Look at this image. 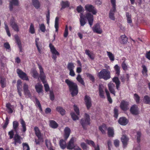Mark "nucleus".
Segmentation results:
<instances>
[{"label":"nucleus","instance_id":"nucleus-1","mask_svg":"<svg viewBox=\"0 0 150 150\" xmlns=\"http://www.w3.org/2000/svg\"><path fill=\"white\" fill-rule=\"evenodd\" d=\"M84 8L86 11L88 12L85 15L83 13L80 14V25L81 26H83L86 23L85 19H86L90 27H91L94 21L93 15H96L97 12V11L95 7L91 4H87L85 6Z\"/></svg>","mask_w":150,"mask_h":150},{"label":"nucleus","instance_id":"nucleus-2","mask_svg":"<svg viewBox=\"0 0 150 150\" xmlns=\"http://www.w3.org/2000/svg\"><path fill=\"white\" fill-rule=\"evenodd\" d=\"M65 82L69 87L72 97L77 95L79 92V88L77 84L69 79H66Z\"/></svg>","mask_w":150,"mask_h":150},{"label":"nucleus","instance_id":"nucleus-3","mask_svg":"<svg viewBox=\"0 0 150 150\" xmlns=\"http://www.w3.org/2000/svg\"><path fill=\"white\" fill-rule=\"evenodd\" d=\"M97 76L100 79H103L105 80L111 77L110 72L107 69H102L98 73Z\"/></svg>","mask_w":150,"mask_h":150},{"label":"nucleus","instance_id":"nucleus-4","mask_svg":"<svg viewBox=\"0 0 150 150\" xmlns=\"http://www.w3.org/2000/svg\"><path fill=\"white\" fill-rule=\"evenodd\" d=\"M80 123L83 129L86 130L87 126L90 124V119L89 115L86 113H85L84 117L81 119Z\"/></svg>","mask_w":150,"mask_h":150},{"label":"nucleus","instance_id":"nucleus-5","mask_svg":"<svg viewBox=\"0 0 150 150\" xmlns=\"http://www.w3.org/2000/svg\"><path fill=\"white\" fill-rule=\"evenodd\" d=\"M110 1L112 8L110 10L109 17L110 19L115 20L114 14L116 11V0H110Z\"/></svg>","mask_w":150,"mask_h":150},{"label":"nucleus","instance_id":"nucleus-6","mask_svg":"<svg viewBox=\"0 0 150 150\" xmlns=\"http://www.w3.org/2000/svg\"><path fill=\"white\" fill-rule=\"evenodd\" d=\"M49 47L50 49V51L52 54V58L55 62H56L57 58V56L59 55V53L57 50L54 46L51 43H50Z\"/></svg>","mask_w":150,"mask_h":150},{"label":"nucleus","instance_id":"nucleus-7","mask_svg":"<svg viewBox=\"0 0 150 150\" xmlns=\"http://www.w3.org/2000/svg\"><path fill=\"white\" fill-rule=\"evenodd\" d=\"M22 138L21 136L17 133L15 134L14 138L13 139V141L12 143L13 144L16 146L17 144H20L21 143V140Z\"/></svg>","mask_w":150,"mask_h":150},{"label":"nucleus","instance_id":"nucleus-8","mask_svg":"<svg viewBox=\"0 0 150 150\" xmlns=\"http://www.w3.org/2000/svg\"><path fill=\"white\" fill-rule=\"evenodd\" d=\"M16 72L19 77L22 80L29 81V79L26 74L21 70L17 69Z\"/></svg>","mask_w":150,"mask_h":150},{"label":"nucleus","instance_id":"nucleus-9","mask_svg":"<svg viewBox=\"0 0 150 150\" xmlns=\"http://www.w3.org/2000/svg\"><path fill=\"white\" fill-rule=\"evenodd\" d=\"M38 68L40 70L39 77L42 83L45 84L46 82L45 78L46 77L45 73L43 71V69L42 66L39 64H38Z\"/></svg>","mask_w":150,"mask_h":150},{"label":"nucleus","instance_id":"nucleus-10","mask_svg":"<svg viewBox=\"0 0 150 150\" xmlns=\"http://www.w3.org/2000/svg\"><path fill=\"white\" fill-rule=\"evenodd\" d=\"M84 101L87 110H89L92 105L91 98L89 96L86 95L84 97Z\"/></svg>","mask_w":150,"mask_h":150},{"label":"nucleus","instance_id":"nucleus-11","mask_svg":"<svg viewBox=\"0 0 150 150\" xmlns=\"http://www.w3.org/2000/svg\"><path fill=\"white\" fill-rule=\"evenodd\" d=\"M93 32L98 34H100L102 32V29L100 28L99 23H97L95 24L92 28Z\"/></svg>","mask_w":150,"mask_h":150},{"label":"nucleus","instance_id":"nucleus-12","mask_svg":"<svg viewBox=\"0 0 150 150\" xmlns=\"http://www.w3.org/2000/svg\"><path fill=\"white\" fill-rule=\"evenodd\" d=\"M23 90L24 95L26 96H28L30 97L31 96V94L30 91L28 89V85L25 83L23 86Z\"/></svg>","mask_w":150,"mask_h":150},{"label":"nucleus","instance_id":"nucleus-13","mask_svg":"<svg viewBox=\"0 0 150 150\" xmlns=\"http://www.w3.org/2000/svg\"><path fill=\"white\" fill-rule=\"evenodd\" d=\"M14 38L16 42L18 45V47L19 49L20 52H22V45L19 37L17 35H14Z\"/></svg>","mask_w":150,"mask_h":150},{"label":"nucleus","instance_id":"nucleus-14","mask_svg":"<svg viewBox=\"0 0 150 150\" xmlns=\"http://www.w3.org/2000/svg\"><path fill=\"white\" fill-rule=\"evenodd\" d=\"M74 139L75 138L73 137L70 140L67 146V148L68 149L72 150L75 148L74 144Z\"/></svg>","mask_w":150,"mask_h":150},{"label":"nucleus","instance_id":"nucleus-15","mask_svg":"<svg viewBox=\"0 0 150 150\" xmlns=\"http://www.w3.org/2000/svg\"><path fill=\"white\" fill-rule=\"evenodd\" d=\"M131 112L133 115H137L139 114L138 108L136 105H133L130 109Z\"/></svg>","mask_w":150,"mask_h":150},{"label":"nucleus","instance_id":"nucleus-16","mask_svg":"<svg viewBox=\"0 0 150 150\" xmlns=\"http://www.w3.org/2000/svg\"><path fill=\"white\" fill-rule=\"evenodd\" d=\"M71 132L70 129L68 127H66L64 129V138L66 140L69 136Z\"/></svg>","mask_w":150,"mask_h":150},{"label":"nucleus","instance_id":"nucleus-17","mask_svg":"<svg viewBox=\"0 0 150 150\" xmlns=\"http://www.w3.org/2000/svg\"><path fill=\"white\" fill-rule=\"evenodd\" d=\"M60 5L61 6L60 10H62L66 8L69 7L70 6V3L68 1H62L60 2Z\"/></svg>","mask_w":150,"mask_h":150},{"label":"nucleus","instance_id":"nucleus-18","mask_svg":"<svg viewBox=\"0 0 150 150\" xmlns=\"http://www.w3.org/2000/svg\"><path fill=\"white\" fill-rule=\"evenodd\" d=\"M18 0H11L10 1L9 3V8L10 11L13 10V5L18 6Z\"/></svg>","mask_w":150,"mask_h":150},{"label":"nucleus","instance_id":"nucleus-19","mask_svg":"<svg viewBox=\"0 0 150 150\" xmlns=\"http://www.w3.org/2000/svg\"><path fill=\"white\" fill-rule=\"evenodd\" d=\"M122 147H126L129 141V138L126 135H122Z\"/></svg>","mask_w":150,"mask_h":150},{"label":"nucleus","instance_id":"nucleus-20","mask_svg":"<svg viewBox=\"0 0 150 150\" xmlns=\"http://www.w3.org/2000/svg\"><path fill=\"white\" fill-rule=\"evenodd\" d=\"M11 25L15 31L17 32L19 31V29L17 23L13 21L11 22Z\"/></svg>","mask_w":150,"mask_h":150},{"label":"nucleus","instance_id":"nucleus-21","mask_svg":"<svg viewBox=\"0 0 150 150\" xmlns=\"http://www.w3.org/2000/svg\"><path fill=\"white\" fill-rule=\"evenodd\" d=\"M109 89L111 93L115 95V90L114 88L115 87V85L112 82H110L108 84Z\"/></svg>","mask_w":150,"mask_h":150},{"label":"nucleus","instance_id":"nucleus-22","mask_svg":"<svg viewBox=\"0 0 150 150\" xmlns=\"http://www.w3.org/2000/svg\"><path fill=\"white\" fill-rule=\"evenodd\" d=\"M50 126L53 129L57 128L58 126V124L54 120H50L49 121Z\"/></svg>","mask_w":150,"mask_h":150},{"label":"nucleus","instance_id":"nucleus-23","mask_svg":"<svg viewBox=\"0 0 150 150\" xmlns=\"http://www.w3.org/2000/svg\"><path fill=\"white\" fill-rule=\"evenodd\" d=\"M35 134L38 138L40 139L41 137H42L40 130L38 127H35L34 128Z\"/></svg>","mask_w":150,"mask_h":150},{"label":"nucleus","instance_id":"nucleus-24","mask_svg":"<svg viewBox=\"0 0 150 150\" xmlns=\"http://www.w3.org/2000/svg\"><path fill=\"white\" fill-rule=\"evenodd\" d=\"M85 142L88 144H91L92 146L94 147L95 148V150H100L99 146L97 144V146L96 147L95 143L93 141L87 139Z\"/></svg>","mask_w":150,"mask_h":150},{"label":"nucleus","instance_id":"nucleus-25","mask_svg":"<svg viewBox=\"0 0 150 150\" xmlns=\"http://www.w3.org/2000/svg\"><path fill=\"white\" fill-rule=\"evenodd\" d=\"M43 86L42 84L39 83H37L35 86V88L36 91L39 93L42 91Z\"/></svg>","mask_w":150,"mask_h":150},{"label":"nucleus","instance_id":"nucleus-26","mask_svg":"<svg viewBox=\"0 0 150 150\" xmlns=\"http://www.w3.org/2000/svg\"><path fill=\"white\" fill-rule=\"evenodd\" d=\"M113 81L114 82L116 85V88L118 90L119 89L120 82L119 78L117 77H115L112 79Z\"/></svg>","mask_w":150,"mask_h":150},{"label":"nucleus","instance_id":"nucleus-27","mask_svg":"<svg viewBox=\"0 0 150 150\" xmlns=\"http://www.w3.org/2000/svg\"><path fill=\"white\" fill-rule=\"evenodd\" d=\"M66 141L65 139H60L59 141V146L61 148L63 149H65L67 146Z\"/></svg>","mask_w":150,"mask_h":150},{"label":"nucleus","instance_id":"nucleus-28","mask_svg":"<svg viewBox=\"0 0 150 150\" xmlns=\"http://www.w3.org/2000/svg\"><path fill=\"white\" fill-rule=\"evenodd\" d=\"M108 134L109 137H112L114 135L113 128L112 127H109L108 128Z\"/></svg>","mask_w":150,"mask_h":150},{"label":"nucleus","instance_id":"nucleus-29","mask_svg":"<svg viewBox=\"0 0 150 150\" xmlns=\"http://www.w3.org/2000/svg\"><path fill=\"white\" fill-rule=\"evenodd\" d=\"M57 111L59 112L62 115H64L65 114L66 111L65 110L61 107L58 106L56 108Z\"/></svg>","mask_w":150,"mask_h":150},{"label":"nucleus","instance_id":"nucleus-30","mask_svg":"<svg viewBox=\"0 0 150 150\" xmlns=\"http://www.w3.org/2000/svg\"><path fill=\"white\" fill-rule=\"evenodd\" d=\"M32 3L33 5L36 9H38L40 7V2L38 0H32Z\"/></svg>","mask_w":150,"mask_h":150},{"label":"nucleus","instance_id":"nucleus-31","mask_svg":"<svg viewBox=\"0 0 150 150\" xmlns=\"http://www.w3.org/2000/svg\"><path fill=\"white\" fill-rule=\"evenodd\" d=\"M129 109V103L127 101H122V110H126Z\"/></svg>","mask_w":150,"mask_h":150},{"label":"nucleus","instance_id":"nucleus-32","mask_svg":"<svg viewBox=\"0 0 150 150\" xmlns=\"http://www.w3.org/2000/svg\"><path fill=\"white\" fill-rule=\"evenodd\" d=\"M85 52L86 54L88 55L89 58L92 60H93L94 59V55L93 53L91 52L88 50H86Z\"/></svg>","mask_w":150,"mask_h":150},{"label":"nucleus","instance_id":"nucleus-33","mask_svg":"<svg viewBox=\"0 0 150 150\" xmlns=\"http://www.w3.org/2000/svg\"><path fill=\"white\" fill-rule=\"evenodd\" d=\"M13 128L14 131L16 133H18V128L19 126V123L17 121L13 122Z\"/></svg>","mask_w":150,"mask_h":150},{"label":"nucleus","instance_id":"nucleus-34","mask_svg":"<svg viewBox=\"0 0 150 150\" xmlns=\"http://www.w3.org/2000/svg\"><path fill=\"white\" fill-rule=\"evenodd\" d=\"M20 123L22 125V127L23 128V132H25L26 130V127L25 123L24 120L21 118L20 119Z\"/></svg>","mask_w":150,"mask_h":150},{"label":"nucleus","instance_id":"nucleus-35","mask_svg":"<svg viewBox=\"0 0 150 150\" xmlns=\"http://www.w3.org/2000/svg\"><path fill=\"white\" fill-rule=\"evenodd\" d=\"M107 128L106 125L103 124L99 127V130L103 134H105V132L104 129H105Z\"/></svg>","mask_w":150,"mask_h":150},{"label":"nucleus","instance_id":"nucleus-36","mask_svg":"<svg viewBox=\"0 0 150 150\" xmlns=\"http://www.w3.org/2000/svg\"><path fill=\"white\" fill-rule=\"evenodd\" d=\"M99 91L100 96L102 98H105V97L104 95V92L103 90V88L100 86L99 87Z\"/></svg>","mask_w":150,"mask_h":150},{"label":"nucleus","instance_id":"nucleus-37","mask_svg":"<svg viewBox=\"0 0 150 150\" xmlns=\"http://www.w3.org/2000/svg\"><path fill=\"white\" fill-rule=\"evenodd\" d=\"M59 18L58 17H57L55 18V21L54 27L56 29V31L57 32L58 31L59 28Z\"/></svg>","mask_w":150,"mask_h":150},{"label":"nucleus","instance_id":"nucleus-38","mask_svg":"<svg viewBox=\"0 0 150 150\" xmlns=\"http://www.w3.org/2000/svg\"><path fill=\"white\" fill-rule=\"evenodd\" d=\"M76 79L77 81L82 85L83 86L85 85V83L81 76L79 74L76 77Z\"/></svg>","mask_w":150,"mask_h":150},{"label":"nucleus","instance_id":"nucleus-39","mask_svg":"<svg viewBox=\"0 0 150 150\" xmlns=\"http://www.w3.org/2000/svg\"><path fill=\"white\" fill-rule=\"evenodd\" d=\"M22 83L21 80H18L17 81V87L18 91L22 90Z\"/></svg>","mask_w":150,"mask_h":150},{"label":"nucleus","instance_id":"nucleus-40","mask_svg":"<svg viewBox=\"0 0 150 150\" xmlns=\"http://www.w3.org/2000/svg\"><path fill=\"white\" fill-rule=\"evenodd\" d=\"M114 117L115 118L117 119L118 115V110L117 107L114 108Z\"/></svg>","mask_w":150,"mask_h":150},{"label":"nucleus","instance_id":"nucleus-41","mask_svg":"<svg viewBox=\"0 0 150 150\" xmlns=\"http://www.w3.org/2000/svg\"><path fill=\"white\" fill-rule=\"evenodd\" d=\"M142 67L143 68L142 72L143 75L144 76H147V68L146 66L144 65H142Z\"/></svg>","mask_w":150,"mask_h":150},{"label":"nucleus","instance_id":"nucleus-42","mask_svg":"<svg viewBox=\"0 0 150 150\" xmlns=\"http://www.w3.org/2000/svg\"><path fill=\"white\" fill-rule=\"evenodd\" d=\"M74 67L73 63L69 62L67 64V68L69 70L74 69Z\"/></svg>","mask_w":150,"mask_h":150},{"label":"nucleus","instance_id":"nucleus-43","mask_svg":"<svg viewBox=\"0 0 150 150\" xmlns=\"http://www.w3.org/2000/svg\"><path fill=\"white\" fill-rule=\"evenodd\" d=\"M108 55L109 57L110 60L111 61H113L114 60V55L110 52H107Z\"/></svg>","mask_w":150,"mask_h":150},{"label":"nucleus","instance_id":"nucleus-44","mask_svg":"<svg viewBox=\"0 0 150 150\" xmlns=\"http://www.w3.org/2000/svg\"><path fill=\"white\" fill-rule=\"evenodd\" d=\"M29 32L31 34H34L35 33V30L34 25L32 23H31L30 25Z\"/></svg>","mask_w":150,"mask_h":150},{"label":"nucleus","instance_id":"nucleus-45","mask_svg":"<svg viewBox=\"0 0 150 150\" xmlns=\"http://www.w3.org/2000/svg\"><path fill=\"white\" fill-rule=\"evenodd\" d=\"M71 117L74 120H76L79 119V117L73 112H71L70 113Z\"/></svg>","mask_w":150,"mask_h":150},{"label":"nucleus","instance_id":"nucleus-46","mask_svg":"<svg viewBox=\"0 0 150 150\" xmlns=\"http://www.w3.org/2000/svg\"><path fill=\"white\" fill-rule=\"evenodd\" d=\"M134 98L137 103H139L140 97L136 93L134 94Z\"/></svg>","mask_w":150,"mask_h":150},{"label":"nucleus","instance_id":"nucleus-47","mask_svg":"<svg viewBox=\"0 0 150 150\" xmlns=\"http://www.w3.org/2000/svg\"><path fill=\"white\" fill-rule=\"evenodd\" d=\"M144 101L145 103L147 104L150 103V98L148 96H145L144 97Z\"/></svg>","mask_w":150,"mask_h":150},{"label":"nucleus","instance_id":"nucleus-48","mask_svg":"<svg viewBox=\"0 0 150 150\" xmlns=\"http://www.w3.org/2000/svg\"><path fill=\"white\" fill-rule=\"evenodd\" d=\"M76 10L79 13H82L81 12H83L84 11L83 8L81 6V5H79L76 8Z\"/></svg>","mask_w":150,"mask_h":150},{"label":"nucleus","instance_id":"nucleus-49","mask_svg":"<svg viewBox=\"0 0 150 150\" xmlns=\"http://www.w3.org/2000/svg\"><path fill=\"white\" fill-rule=\"evenodd\" d=\"M114 69L116 71V74L117 76H119L120 73V68L117 65H116L114 67Z\"/></svg>","mask_w":150,"mask_h":150},{"label":"nucleus","instance_id":"nucleus-50","mask_svg":"<svg viewBox=\"0 0 150 150\" xmlns=\"http://www.w3.org/2000/svg\"><path fill=\"white\" fill-rule=\"evenodd\" d=\"M23 150H30V148L28 144L26 143L22 144Z\"/></svg>","mask_w":150,"mask_h":150},{"label":"nucleus","instance_id":"nucleus-51","mask_svg":"<svg viewBox=\"0 0 150 150\" xmlns=\"http://www.w3.org/2000/svg\"><path fill=\"white\" fill-rule=\"evenodd\" d=\"M35 104L37 105L38 107H39L40 110L41 111H42V109L41 107V105L39 101L37 98H35Z\"/></svg>","mask_w":150,"mask_h":150},{"label":"nucleus","instance_id":"nucleus-52","mask_svg":"<svg viewBox=\"0 0 150 150\" xmlns=\"http://www.w3.org/2000/svg\"><path fill=\"white\" fill-rule=\"evenodd\" d=\"M39 28L42 32H45V26L43 23L41 24L40 25H39Z\"/></svg>","mask_w":150,"mask_h":150},{"label":"nucleus","instance_id":"nucleus-53","mask_svg":"<svg viewBox=\"0 0 150 150\" xmlns=\"http://www.w3.org/2000/svg\"><path fill=\"white\" fill-rule=\"evenodd\" d=\"M86 75L89 78L90 80H91L93 83L94 82L95 79L93 76L89 73H87Z\"/></svg>","mask_w":150,"mask_h":150},{"label":"nucleus","instance_id":"nucleus-54","mask_svg":"<svg viewBox=\"0 0 150 150\" xmlns=\"http://www.w3.org/2000/svg\"><path fill=\"white\" fill-rule=\"evenodd\" d=\"M81 146L83 150H88L89 148L84 142H82L81 144Z\"/></svg>","mask_w":150,"mask_h":150},{"label":"nucleus","instance_id":"nucleus-55","mask_svg":"<svg viewBox=\"0 0 150 150\" xmlns=\"http://www.w3.org/2000/svg\"><path fill=\"white\" fill-rule=\"evenodd\" d=\"M8 134L9 136L10 139H13L14 135L13 131V130L9 132Z\"/></svg>","mask_w":150,"mask_h":150},{"label":"nucleus","instance_id":"nucleus-56","mask_svg":"<svg viewBox=\"0 0 150 150\" xmlns=\"http://www.w3.org/2000/svg\"><path fill=\"white\" fill-rule=\"evenodd\" d=\"M5 28L6 30L7 35L9 37H10L11 35V34L9 30V28L7 24H5Z\"/></svg>","mask_w":150,"mask_h":150},{"label":"nucleus","instance_id":"nucleus-57","mask_svg":"<svg viewBox=\"0 0 150 150\" xmlns=\"http://www.w3.org/2000/svg\"><path fill=\"white\" fill-rule=\"evenodd\" d=\"M4 47L6 49L11 50V48L10 45L8 42H5L4 45Z\"/></svg>","mask_w":150,"mask_h":150},{"label":"nucleus","instance_id":"nucleus-58","mask_svg":"<svg viewBox=\"0 0 150 150\" xmlns=\"http://www.w3.org/2000/svg\"><path fill=\"white\" fill-rule=\"evenodd\" d=\"M68 35V26L67 25H66L65 29L64 32V38H66Z\"/></svg>","mask_w":150,"mask_h":150},{"label":"nucleus","instance_id":"nucleus-59","mask_svg":"<svg viewBox=\"0 0 150 150\" xmlns=\"http://www.w3.org/2000/svg\"><path fill=\"white\" fill-rule=\"evenodd\" d=\"M46 17L47 23L49 24L50 19V12L49 10L47 11V14L46 15Z\"/></svg>","mask_w":150,"mask_h":150},{"label":"nucleus","instance_id":"nucleus-60","mask_svg":"<svg viewBox=\"0 0 150 150\" xmlns=\"http://www.w3.org/2000/svg\"><path fill=\"white\" fill-rule=\"evenodd\" d=\"M38 73L36 71H33L32 76L34 78H38Z\"/></svg>","mask_w":150,"mask_h":150},{"label":"nucleus","instance_id":"nucleus-61","mask_svg":"<svg viewBox=\"0 0 150 150\" xmlns=\"http://www.w3.org/2000/svg\"><path fill=\"white\" fill-rule=\"evenodd\" d=\"M50 99L53 101L54 99V96L52 91H50Z\"/></svg>","mask_w":150,"mask_h":150},{"label":"nucleus","instance_id":"nucleus-62","mask_svg":"<svg viewBox=\"0 0 150 150\" xmlns=\"http://www.w3.org/2000/svg\"><path fill=\"white\" fill-rule=\"evenodd\" d=\"M128 41V38L125 35H122V44H125L127 43Z\"/></svg>","mask_w":150,"mask_h":150},{"label":"nucleus","instance_id":"nucleus-63","mask_svg":"<svg viewBox=\"0 0 150 150\" xmlns=\"http://www.w3.org/2000/svg\"><path fill=\"white\" fill-rule=\"evenodd\" d=\"M9 120H8V118L7 117L6 119V122L3 127L4 129H5L7 127L9 123Z\"/></svg>","mask_w":150,"mask_h":150},{"label":"nucleus","instance_id":"nucleus-64","mask_svg":"<svg viewBox=\"0 0 150 150\" xmlns=\"http://www.w3.org/2000/svg\"><path fill=\"white\" fill-rule=\"evenodd\" d=\"M128 122V120L126 118L122 117V125H125Z\"/></svg>","mask_w":150,"mask_h":150}]
</instances>
